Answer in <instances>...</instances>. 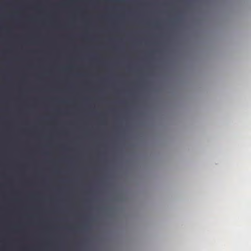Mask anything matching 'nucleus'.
<instances>
[{"label": "nucleus", "instance_id": "nucleus-1", "mask_svg": "<svg viewBox=\"0 0 251 251\" xmlns=\"http://www.w3.org/2000/svg\"><path fill=\"white\" fill-rule=\"evenodd\" d=\"M2 29V25H1V29ZM5 47L4 46V44L2 41V36H1V48Z\"/></svg>", "mask_w": 251, "mask_h": 251}, {"label": "nucleus", "instance_id": "nucleus-2", "mask_svg": "<svg viewBox=\"0 0 251 251\" xmlns=\"http://www.w3.org/2000/svg\"><path fill=\"white\" fill-rule=\"evenodd\" d=\"M7 48H1V50H0V51H1V55H2V53H3V52L5 51V49H7ZM1 61H2L1 60ZM2 61H1V62Z\"/></svg>", "mask_w": 251, "mask_h": 251}, {"label": "nucleus", "instance_id": "nucleus-3", "mask_svg": "<svg viewBox=\"0 0 251 251\" xmlns=\"http://www.w3.org/2000/svg\"><path fill=\"white\" fill-rule=\"evenodd\" d=\"M13 229H14V230H17V229H18L17 227H16V226H14V227H13Z\"/></svg>", "mask_w": 251, "mask_h": 251}, {"label": "nucleus", "instance_id": "nucleus-4", "mask_svg": "<svg viewBox=\"0 0 251 251\" xmlns=\"http://www.w3.org/2000/svg\"><path fill=\"white\" fill-rule=\"evenodd\" d=\"M34 33H35L34 34H35V35L38 34V33L37 31L35 32Z\"/></svg>", "mask_w": 251, "mask_h": 251}, {"label": "nucleus", "instance_id": "nucleus-5", "mask_svg": "<svg viewBox=\"0 0 251 251\" xmlns=\"http://www.w3.org/2000/svg\"><path fill=\"white\" fill-rule=\"evenodd\" d=\"M157 27L158 28H159V26L157 25Z\"/></svg>", "mask_w": 251, "mask_h": 251}, {"label": "nucleus", "instance_id": "nucleus-6", "mask_svg": "<svg viewBox=\"0 0 251 251\" xmlns=\"http://www.w3.org/2000/svg\"><path fill=\"white\" fill-rule=\"evenodd\" d=\"M0 185H1V186H2V183H0Z\"/></svg>", "mask_w": 251, "mask_h": 251}, {"label": "nucleus", "instance_id": "nucleus-7", "mask_svg": "<svg viewBox=\"0 0 251 251\" xmlns=\"http://www.w3.org/2000/svg\"><path fill=\"white\" fill-rule=\"evenodd\" d=\"M0 195H2V193H1H1H0Z\"/></svg>", "mask_w": 251, "mask_h": 251}, {"label": "nucleus", "instance_id": "nucleus-8", "mask_svg": "<svg viewBox=\"0 0 251 251\" xmlns=\"http://www.w3.org/2000/svg\"><path fill=\"white\" fill-rule=\"evenodd\" d=\"M73 47H74V48H75V46H74Z\"/></svg>", "mask_w": 251, "mask_h": 251}, {"label": "nucleus", "instance_id": "nucleus-9", "mask_svg": "<svg viewBox=\"0 0 251 251\" xmlns=\"http://www.w3.org/2000/svg\"><path fill=\"white\" fill-rule=\"evenodd\" d=\"M52 49H54V48H52Z\"/></svg>", "mask_w": 251, "mask_h": 251}, {"label": "nucleus", "instance_id": "nucleus-10", "mask_svg": "<svg viewBox=\"0 0 251 251\" xmlns=\"http://www.w3.org/2000/svg\"><path fill=\"white\" fill-rule=\"evenodd\" d=\"M74 49H75L76 48H74Z\"/></svg>", "mask_w": 251, "mask_h": 251}, {"label": "nucleus", "instance_id": "nucleus-11", "mask_svg": "<svg viewBox=\"0 0 251 251\" xmlns=\"http://www.w3.org/2000/svg\"><path fill=\"white\" fill-rule=\"evenodd\" d=\"M113 49H115V48H113Z\"/></svg>", "mask_w": 251, "mask_h": 251}, {"label": "nucleus", "instance_id": "nucleus-12", "mask_svg": "<svg viewBox=\"0 0 251 251\" xmlns=\"http://www.w3.org/2000/svg\"><path fill=\"white\" fill-rule=\"evenodd\" d=\"M160 49H162V48H160Z\"/></svg>", "mask_w": 251, "mask_h": 251}]
</instances>
